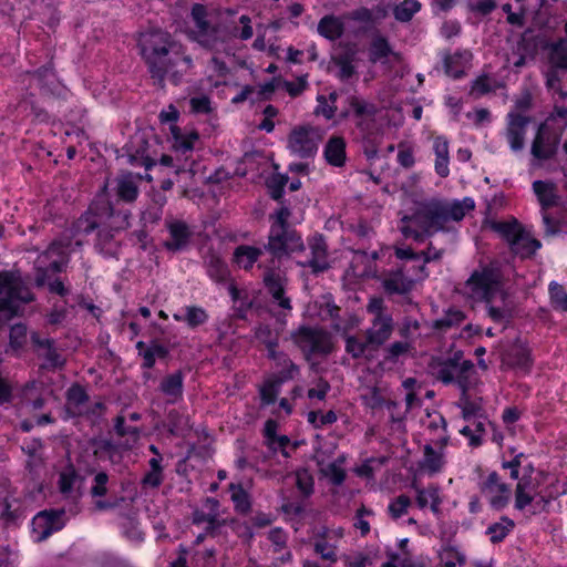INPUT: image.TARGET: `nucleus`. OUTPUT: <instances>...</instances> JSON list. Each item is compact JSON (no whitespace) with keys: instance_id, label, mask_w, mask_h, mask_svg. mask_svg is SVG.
Instances as JSON below:
<instances>
[{"instance_id":"ddd939ff","label":"nucleus","mask_w":567,"mask_h":567,"mask_svg":"<svg viewBox=\"0 0 567 567\" xmlns=\"http://www.w3.org/2000/svg\"><path fill=\"white\" fill-rule=\"evenodd\" d=\"M166 227L169 238L163 243L164 248L171 252L185 250L193 236L189 226L183 220H172L166 224Z\"/></svg>"},{"instance_id":"b1692460","label":"nucleus","mask_w":567,"mask_h":567,"mask_svg":"<svg viewBox=\"0 0 567 567\" xmlns=\"http://www.w3.org/2000/svg\"><path fill=\"white\" fill-rule=\"evenodd\" d=\"M163 426L167 429L172 436L176 437H185L192 429L188 416L176 409L167 412Z\"/></svg>"},{"instance_id":"49530a36","label":"nucleus","mask_w":567,"mask_h":567,"mask_svg":"<svg viewBox=\"0 0 567 567\" xmlns=\"http://www.w3.org/2000/svg\"><path fill=\"white\" fill-rule=\"evenodd\" d=\"M76 481L83 482L84 477L79 475L73 464L69 465L60 473L59 489L63 495H68L73 491Z\"/></svg>"},{"instance_id":"9d476101","label":"nucleus","mask_w":567,"mask_h":567,"mask_svg":"<svg viewBox=\"0 0 567 567\" xmlns=\"http://www.w3.org/2000/svg\"><path fill=\"white\" fill-rule=\"evenodd\" d=\"M502 365L507 369L529 373L534 364L530 349L519 338L501 352Z\"/></svg>"},{"instance_id":"de8ad7c7","label":"nucleus","mask_w":567,"mask_h":567,"mask_svg":"<svg viewBox=\"0 0 567 567\" xmlns=\"http://www.w3.org/2000/svg\"><path fill=\"white\" fill-rule=\"evenodd\" d=\"M472 54L470 51H457L454 53V55H451L450 53H446L443 59V66L444 72L452 76L453 79H461L465 75L464 70L462 69H454L453 64H456L460 59L468 60L471 59Z\"/></svg>"},{"instance_id":"2eb2a0df","label":"nucleus","mask_w":567,"mask_h":567,"mask_svg":"<svg viewBox=\"0 0 567 567\" xmlns=\"http://www.w3.org/2000/svg\"><path fill=\"white\" fill-rule=\"evenodd\" d=\"M393 328L394 324L391 316L375 317L372 320V327L365 330L368 343L372 348L382 347L390 339Z\"/></svg>"},{"instance_id":"473e14b6","label":"nucleus","mask_w":567,"mask_h":567,"mask_svg":"<svg viewBox=\"0 0 567 567\" xmlns=\"http://www.w3.org/2000/svg\"><path fill=\"white\" fill-rule=\"evenodd\" d=\"M228 488L231 492L230 499L234 503L235 511L240 514H248L251 511L249 493L240 483H230Z\"/></svg>"},{"instance_id":"7c9ffc66","label":"nucleus","mask_w":567,"mask_h":567,"mask_svg":"<svg viewBox=\"0 0 567 567\" xmlns=\"http://www.w3.org/2000/svg\"><path fill=\"white\" fill-rule=\"evenodd\" d=\"M169 130L174 140L173 148L175 151L186 153L194 150V142L199 138L197 131L193 130L189 134L185 135L181 127L175 124H172Z\"/></svg>"},{"instance_id":"a19ab883","label":"nucleus","mask_w":567,"mask_h":567,"mask_svg":"<svg viewBox=\"0 0 567 567\" xmlns=\"http://www.w3.org/2000/svg\"><path fill=\"white\" fill-rule=\"evenodd\" d=\"M346 21H354L361 24L360 31L365 33L373 29L372 25V11L367 7H359L354 10L343 13Z\"/></svg>"},{"instance_id":"09e8293b","label":"nucleus","mask_w":567,"mask_h":567,"mask_svg":"<svg viewBox=\"0 0 567 567\" xmlns=\"http://www.w3.org/2000/svg\"><path fill=\"white\" fill-rule=\"evenodd\" d=\"M383 290L386 295H408L414 287L413 280H399L396 278L388 277L382 281Z\"/></svg>"},{"instance_id":"6e6d98bb","label":"nucleus","mask_w":567,"mask_h":567,"mask_svg":"<svg viewBox=\"0 0 567 567\" xmlns=\"http://www.w3.org/2000/svg\"><path fill=\"white\" fill-rule=\"evenodd\" d=\"M440 558L442 561H444V567H455L456 563L454 559L460 565H463L466 561L465 555L460 553L456 547L452 545H447L442 549L440 553Z\"/></svg>"},{"instance_id":"c9c22d12","label":"nucleus","mask_w":567,"mask_h":567,"mask_svg":"<svg viewBox=\"0 0 567 567\" xmlns=\"http://www.w3.org/2000/svg\"><path fill=\"white\" fill-rule=\"evenodd\" d=\"M427 367L431 373L444 384H451L455 381L453 369L444 362V358L433 355Z\"/></svg>"},{"instance_id":"412c9836","label":"nucleus","mask_w":567,"mask_h":567,"mask_svg":"<svg viewBox=\"0 0 567 567\" xmlns=\"http://www.w3.org/2000/svg\"><path fill=\"white\" fill-rule=\"evenodd\" d=\"M343 14L337 17L334 14L323 16L317 27L318 33L329 41L340 39L346 31Z\"/></svg>"},{"instance_id":"f704fd0d","label":"nucleus","mask_w":567,"mask_h":567,"mask_svg":"<svg viewBox=\"0 0 567 567\" xmlns=\"http://www.w3.org/2000/svg\"><path fill=\"white\" fill-rule=\"evenodd\" d=\"M264 250L265 248L261 249L254 246L241 245L235 249L234 257L238 265L243 266L245 270H248L258 260Z\"/></svg>"},{"instance_id":"20e7f679","label":"nucleus","mask_w":567,"mask_h":567,"mask_svg":"<svg viewBox=\"0 0 567 567\" xmlns=\"http://www.w3.org/2000/svg\"><path fill=\"white\" fill-rule=\"evenodd\" d=\"M491 228L508 244L511 252L522 259L532 258L542 247V243L533 238L516 218L508 221H493Z\"/></svg>"},{"instance_id":"dca6fc26","label":"nucleus","mask_w":567,"mask_h":567,"mask_svg":"<svg viewBox=\"0 0 567 567\" xmlns=\"http://www.w3.org/2000/svg\"><path fill=\"white\" fill-rule=\"evenodd\" d=\"M550 41L544 33H536L533 29H526L517 42L519 52H524L529 59L534 60L539 50L547 51Z\"/></svg>"},{"instance_id":"603ef678","label":"nucleus","mask_w":567,"mask_h":567,"mask_svg":"<svg viewBox=\"0 0 567 567\" xmlns=\"http://www.w3.org/2000/svg\"><path fill=\"white\" fill-rule=\"evenodd\" d=\"M296 486L305 497L313 494L315 481L307 468L296 471Z\"/></svg>"},{"instance_id":"bb28decb","label":"nucleus","mask_w":567,"mask_h":567,"mask_svg":"<svg viewBox=\"0 0 567 567\" xmlns=\"http://www.w3.org/2000/svg\"><path fill=\"white\" fill-rule=\"evenodd\" d=\"M556 185L553 182L535 181L533 190L536 194L543 210L558 204V196L555 194Z\"/></svg>"},{"instance_id":"0eeeda50","label":"nucleus","mask_w":567,"mask_h":567,"mask_svg":"<svg viewBox=\"0 0 567 567\" xmlns=\"http://www.w3.org/2000/svg\"><path fill=\"white\" fill-rule=\"evenodd\" d=\"M413 218L425 229L427 236L444 230L445 224L449 221L446 212V202L432 199L421 204Z\"/></svg>"},{"instance_id":"680f3d73","label":"nucleus","mask_w":567,"mask_h":567,"mask_svg":"<svg viewBox=\"0 0 567 567\" xmlns=\"http://www.w3.org/2000/svg\"><path fill=\"white\" fill-rule=\"evenodd\" d=\"M9 340L12 349H21L27 340V326L24 323L13 324L10 328Z\"/></svg>"},{"instance_id":"c85d7f7f","label":"nucleus","mask_w":567,"mask_h":567,"mask_svg":"<svg viewBox=\"0 0 567 567\" xmlns=\"http://www.w3.org/2000/svg\"><path fill=\"white\" fill-rule=\"evenodd\" d=\"M548 62L558 70L567 71V38H559L548 47Z\"/></svg>"},{"instance_id":"a18cd8bd","label":"nucleus","mask_w":567,"mask_h":567,"mask_svg":"<svg viewBox=\"0 0 567 567\" xmlns=\"http://www.w3.org/2000/svg\"><path fill=\"white\" fill-rule=\"evenodd\" d=\"M346 347L344 350L352 359H362L365 355L367 349L371 348L368 343V339L361 340L359 337L353 334H344Z\"/></svg>"},{"instance_id":"3c124183","label":"nucleus","mask_w":567,"mask_h":567,"mask_svg":"<svg viewBox=\"0 0 567 567\" xmlns=\"http://www.w3.org/2000/svg\"><path fill=\"white\" fill-rule=\"evenodd\" d=\"M130 210H115L113 205L111 204V214L110 216L104 217V221H107L110 224L111 229L121 231L130 226Z\"/></svg>"},{"instance_id":"423d86ee","label":"nucleus","mask_w":567,"mask_h":567,"mask_svg":"<svg viewBox=\"0 0 567 567\" xmlns=\"http://www.w3.org/2000/svg\"><path fill=\"white\" fill-rule=\"evenodd\" d=\"M321 130L311 125L295 126L288 135V150L300 158H310L318 151Z\"/></svg>"},{"instance_id":"5701e85b","label":"nucleus","mask_w":567,"mask_h":567,"mask_svg":"<svg viewBox=\"0 0 567 567\" xmlns=\"http://www.w3.org/2000/svg\"><path fill=\"white\" fill-rule=\"evenodd\" d=\"M159 391L168 396L167 403L174 404L183 396L184 392V373L177 370L166 375L159 383Z\"/></svg>"},{"instance_id":"6e6552de","label":"nucleus","mask_w":567,"mask_h":567,"mask_svg":"<svg viewBox=\"0 0 567 567\" xmlns=\"http://www.w3.org/2000/svg\"><path fill=\"white\" fill-rule=\"evenodd\" d=\"M111 214V203L101 200L90 204L87 209L73 223L72 233L74 235H90L97 231L102 224H105L104 217Z\"/></svg>"},{"instance_id":"f8f14e48","label":"nucleus","mask_w":567,"mask_h":567,"mask_svg":"<svg viewBox=\"0 0 567 567\" xmlns=\"http://www.w3.org/2000/svg\"><path fill=\"white\" fill-rule=\"evenodd\" d=\"M530 122V116L517 112L507 114L506 137L513 152H519L524 148L526 127Z\"/></svg>"},{"instance_id":"c03bdc74","label":"nucleus","mask_w":567,"mask_h":567,"mask_svg":"<svg viewBox=\"0 0 567 567\" xmlns=\"http://www.w3.org/2000/svg\"><path fill=\"white\" fill-rule=\"evenodd\" d=\"M138 187L134 182L132 174H127L117 181V196L120 199L132 203L137 198Z\"/></svg>"},{"instance_id":"a211bd4d","label":"nucleus","mask_w":567,"mask_h":567,"mask_svg":"<svg viewBox=\"0 0 567 567\" xmlns=\"http://www.w3.org/2000/svg\"><path fill=\"white\" fill-rule=\"evenodd\" d=\"M389 56L399 59L400 54L393 50L386 37L380 33L373 35L368 48L369 62L385 64Z\"/></svg>"},{"instance_id":"79ce46f5","label":"nucleus","mask_w":567,"mask_h":567,"mask_svg":"<svg viewBox=\"0 0 567 567\" xmlns=\"http://www.w3.org/2000/svg\"><path fill=\"white\" fill-rule=\"evenodd\" d=\"M288 181V176L280 173L272 174L267 178L266 187L271 199L284 203L282 197L285 194V186L287 185Z\"/></svg>"},{"instance_id":"13d9d810","label":"nucleus","mask_w":567,"mask_h":567,"mask_svg":"<svg viewBox=\"0 0 567 567\" xmlns=\"http://www.w3.org/2000/svg\"><path fill=\"white\" fill-rule=\"evenodd\" d=\"M89 399L90 398L87 392L79 383L72 384L66 391L68 404H72L74 408H79L80 405L86 403Z\"/></svg>"},{"instance_id":"bf43d9fd","label":"nucleus","mask_w":567,"mask_h":567,"mask_svg":"<svg viewBox=\"0 0 567 567\" xmlns=\"http://www.w3.org/2000/svg\"><path fill=\"white\" fill-rule=\"evenodd\" d=\"M320 473L322 476L328 477L334 486L342 485L347 477L346 471L337 463H330L327 467L320 468Z\"/></svg>"},{"instance_id":"4c0bfd02","label":"nucleus","mask_w":567,"mask_h":567,"mask_svg":"<svg viewBox=\"0 0 567 567\" xmlns=\"http://www.w3.org/2000/svg\"><path fill=\"white\" fill-rule=\"evenodd\" d=\"M278 339L269 340L266 342V349L268 358L275 361L276 365H288L289 372H300L299 365H297L287 353L277 351Z\"/></svg>"},{"instance_id":"052dcab7","label":"nucleus","mask_w":567,"mask_h":567,"mask_svg":"<svg viewBox=\"0 0 567 567\" xmlns=\"http://www.w3.org/2000/svg\"><path fill=\"white\" fill-rule=\"evenodd\" d=\"M208 319V315L203 308L196 306L186 307L185 321L190 328L204 324Z\"/></svg>"},{"instance_id":"7ed1b4c3","label":"nucleus","mask_w":567,"mask_h":567,"mask_svg":"<svg viewBox=\"0 0 567 567\" xmlns=\"http://www.w3.org/2000/svg\"><path fill=\"white\" fill-rule=\"evenodd\" d=\"M35 300L34 293L21 277L12 271H0V312L8 319L20 315V305Z\"/></svg>"},{"instance_id":"ea45409f","label":"nucleus","mask_w":567,"mask_h":567,"mask_svg":"<svg viewBox=\"0 0 567 567\" xmlns=\"http://www.w3.org/2000/svg\"><path fill=\"white\" fill-rule=\"evenodd\" d=\"M420 10L421 3L417 0H403L393 7L392 12L396 21L410 22Z\"/></svg>"},{"instance_id":"cd10ccee","label":"nucleus","mask_w":567,"mask_h":567,"mask_svg":"<svg viewBox=\"0 0 567 567\" xmlns=\"http://www.w3.org/2000/svg\"><path fill=\"white\" fill-rule=\"evenodd\" d=\"M196 31L188 32V38L205 49H212L216 42L217 28L206 19L196 25Z\"/></svg>"},{"instance_id":"72a5a7b5","label":"nucleus","mask_w":567,"mask_h":567,"mask_svg":"<svg viewBox=\"0 0 567 567\" xmlns=\"http://www.w3.org/2000/svg\"><path fill=\"white\" fill-rule=\"evenodd\" d=\"M465 320V313L455 308H449L442 318L433 321L434 330L446 332L453 327L460 326Z\"/></svg>"},{"instance_id":"f3484780","label":"nucleus","mask_w":567,"mask_h":567,"mask_svg":"<svg viewBox=\"0 0 567 567\" xmlns=\"http://www.w3.org/2000/svg\"><path fill=\"white\" fill-rule=\"evenodd\" d=\"M299 372L279 371L268 378L259 389V395L264 405L274 404L277 400L279 388L282 383L293 380Z\"/></svg>"},{"instance_id":"1a4fd4ad","label":"nucleus","mask_w":567,"mask_h":567,"mask_svg":"<svg viewBox=\"0 0 567 567\" xmlns=\"http://www.w3.org/2000/svg\"><path fill=\"white\" fill-rule=\"evenodd\" d=\"M559 143L560 136L549 133L546 124L540 123L530 147L533 163H543L553 159L558 152Z\"/></svg>"},{"instance_id":"c756f323","label":"nucleus","mask_w":567,"mask_h":567,"mask_svg":"<svg viewBox=\"0 0 567 567\" xmlns=\"http://www.w3.org/2000/svg\"><path fill=\"white\" fill-rule=\"evenodd\" d=\"M423 453V460L417 463L419 468L430 475L440 473L444 465L443 454L436 452L431 444L424 445Z\"/></svg>"},{"instance_id":"4468645a","label":"nucleus","mask_w":567,"mask_h":567,"mask_svg":"<svg viewBox=\"0 0 567 567\" xmlns=\"http://www.w3.org/2000/svg\"><path fill=\"white\" fill-rule=\"evenodd\" d=\"M311 258L307 262H299L302 267L311 268L312 274L324 272L330 268L327 261L328 246L323 235L317 234L309 240Z\"/></svg>"},{"instance_id":"2f4dec72","label":"nucleus","mask_w":567,"mask_h":567,"mask_svg":"<svg viewBox=\"0 0 567 567\" xmlns=\"http://www.w3.org/2000/svg\"><path fill=\"white\" fill-rule=\"evenodd\" d=\"M205 265L207 274L213 280L224 282L229 277L228 266L218 255L208 254L205 258Z\"/></svg>"},{"instance_id":"338daca9","label":"nucleus","mask_w":567,"mask_h":567,"mask_svg":"<svg viewBox=\"0 0 567 567\" xmlns=\"http://www.w3.org/2000/svg\"><path fill=\"white\" fill-rule=\"evenodd\" d=\"M109 475L106 472L95 474L90 494L92 497H103L107 493Z\"/></svg>"},{"instance_id":"39448f33","label":"nucleus","mask_w":567,"mask_h":567,"mask_svg":"<svg viewBox=\"0 0 567 567\" xmlns=\"http://www.w3.org/2000/svg\"><path fill=\"white\" fill-rule=\"evenodd\" d=\"M290 338L309 362L312 354L329 355L333 351L330 332L320 327L299 326L291 331Z\"/></svg>"},{"instance_id":"9b49d317","label":"nucleus","mask_w":567,"mask_h":567,"mask_svg":"<svg viewBox=\"0 0 567 567\" xmlns=\"http://www.w3.org/2000/svg\"><path fill=\"white\" fill-rule=\"evenodd\" d=\"M502 279L499 267L489 264L482 266L480 270H474L465 281V286L471 289L473 295H478L484 289L501 288Z\"/></svg>"},{"instance_id":"864d4df0","label":"nucleus","mask_w":567,"mask_h":567,"mask_svg":"<svg viewBox=\"0 0 567 567\" xmlns=\"http://www.w3.org/2000/svg\"><path fill=\"white\" fill-rule=\"evenodd\" d=\"M99 567H133L132 564L112 553H101L93 558Z\"/></svg>"},{"instance_id":"f03ea898","label":"nucleus","mask_w":567,"mask_h":567,"mask_svg":"<svg viewBox=\"0 0 567 567\" xmlns=\"http://www.w3.org/2000/svg\"><path fill=\"white\" fill-rule=\"evenodd\" d=\"M290 215L289 207L285 205L276 212V219L270 226L268 243L264 245L265 250L278 260L288 258L292 252L306 249L301 236L289 225L288 218Z\"/></svg>"},{"instance_id":"4d7b16f0","label":"nucleus","mask_w":567,"mask_h":567,"mask_svg":"<svg viewBox=\"0 0 567 567\" xmlns=\"http://www.w3.org/2000/svg\"><path fill=\"white\" fill-rule=\"evenodd\" d=\"M498 495L491 497L489 505L495 511L505 508L511 499V487L506 483H499L497 485Z\"/></svg>"},{"instance_id":"f257e3e1","label":"nucleus","mask_w":567,"mask_h":567,"mask_svg":"<svg viewBox=\"0 0 567 567\" xmlns=\"http://www.w3.org/2000/svg\"><path fill=\"white\" fill-rule=\"evenodd\" d=\"M137 47L151 78L157 86L164 89L166 76L176 64L169 54L181 55L184 45L175 40L168 31L151 28L140 34Z\"/></svg>"},{"instance_id":"e433bc0d","label":"nucleus","mask_w":567,"mask_h":567,"mask_svg":"<svg viewBox=\"0 0 567 567\" xmlns=\"http://www.w3.org/2000/svg\"><path fill=\"white\" fill-rule=\"evenodd\" d=\"M475 208V202L471 197H464L462 200L446 202L447 218L454 221H461L467 212Z\"/></svg>"},{"instance_id":"393cba45","label":"nucleus","mask_w":567,"mask_h":567,"mask_svg":"<svg viewBox=\"0 0 567 567\" xmlns=\"http://www.w3.org/2000/svg\"><path fill=\"white\" fill-rule=\"evenodd\" d=\"M324 158L328 164L341 167L346 163V141L342 136H332L324 146Z\"/></svg>"},{"instance_id":"58836bf2","label":"nucleus","mask_w":567,"mask_h":567,"mask_svg":"<svg viewBox=\"0 0 567 567\" xmlns=\"http://www.w3.org/2000/svg\"><path fill=\"white\" fill-rule=\"evenodd\" d=\"M515 523L507 516H502L501 522L494 523L487 527L486 534L491 535V543L497 544L514 529Z\"/></svg>"},{"instance_id":"37998d69","label":"nucleus","mask_w":567,"mask_h":567,"mask_svg":"<svg viewBox=\"0 0 567 567\" xmlns=\"http://www.w3.org/2000/svg\"><path fill=\"white\" fill-rule=\"evenodd\" d=\"M347 103L359 118L364 116L373 118L379 111L375 104L367 102L357 95L349 96Z\"/></svg>"},{"instance_id":"774afa93","label":"nucleus","mask_w":567,"mask_h":567,"mask_svg":"<svg viewBox=\"0 0 567 567\" xmlns=\"http://www.w3.org/2000/svg\"><path fill=\"white\" fill-rule=\"evenodd\" d=\"M130 148L142 156V164L146 169L156 165V161L147 154L148 142L144 137L138 138L136 146L132 143Z\"/></svg>"},{"instance_id":"aec40b11","label":"nucleus","mask_w":567,"mask_h":567,"mask_svg":"<svg viewBox=\"0 0 567 567\" xmlns=\"http://www.w3.org/2000/svg\"><path fill=\"white\" fill-rule=\"evenodd\" d=\"M264 285L271 297L284 309H291L290 298L285 296V287L282 279L272 268H268L262 278Z\"/></svg>"},{"instance_id":"e2e57ef3","label":"nucleus","mask_w":567,"mask_h":567,"mask_svg":"<svg viewBox=\"0 0 567 567\" xmlns=\"http://www.w3.org/2000/svg\"><path fill=\"white\" fill-rule=\"evenodd\" d=\"M410 349L408 342L395 341L385 348L384 362L396 363L400 355L405 354Z\"/></svg>"},{"instance_id":"5fc2aeb1","label":"nucleus","mask_w":567,"mask_h":567,"mask_svg":"<svg viewBox=\"0 0 567 567\" xmlns=\"http://www.w3.org/2000/svg\"><path fill=\"white\" fill-rule=\"evenodd\" d=\"M550 301L554 308L567 312V292L565 288L553 281L549 284Z\"/></svg>"},{"instance_id":"0e129e2a","label":"nucleus","mask_w":567,"mask_h":567,"mask_svg":"<svg viewBox=\"0 0 567 567\" xmlns=\"http://www.w3.org/2000/svg\"><path fill=\"white\" fill-rule=\"evenodd\" d=\"M89 443L91 446L96 447L93 451V455L99 458L103 457L102 456L103 453L109 455L112 451H115V449L117 446H120L118 444L112 442L111 440L102 439V437H92V439H90Z\"/></svg>"},{"instance_id":"6ab92c4d","label":"nucleus","mask_w":567,"mask_h":567,"mask_svg":"<svg viewBox=\"0 0 567 567\" xmlns=\"http://www.w3.org/2000/svg\"><path fill=\"white\" fill-rule=\"evenodd\" d=\"M64 515L63 509H45L35 515V524H44V529L40 532V536L37 537V542H43L54 532L63 528L64 523L62 516Z\"/></svg>"},{"instance_id":"8fccbe9b","label":"nucleus","mask_w":567,"mask_h":567,"mask_svg":"<svg viewBox=\"0 0 567 567\" xmlns=\"http://www.w3.org/2000/svg\"><path fill=\"white\" fill-rule=\"evenodd\" d=\"M34 78L38 80L41 90L47 93H52L51 86L54 84L55 72L53 63L42 65L33 72Z\"/></svg>"},{"instance_id":"4be33fe9","label":"nucleus","mask_w":567,"mask_h":567,"mask_svg":"<svg viewBox=\"0 0 567 567\" xmlns=\"http://www.w3.org/2000/svg\"><path fill=\"white\" fill-rule=\"evenodd\" d=\"M357 51L349 47L344 52L331 56V62L338 68L337 78L347 82L357 75V69L353 64Z\"/></svg>"},{"instance_id":"a878e982","label":"nucleus","mask_w":567,"mask_h":567,"mask_svg":"<svg viewBox=\"0 0 567 567\" xmlns=\"http://www.w3.org/2000/svg\"><path fill=\"white\" fill-rule=\"evenodd\" d=\"M217 514L218 513H204L203 511L195 509L193 513V524L199 525L202 523H207L208 525L205 528V534L216 536L218 529L228 524L227 519H218ZM229 524L238 525V520L233 518L229 520Z\"/></svg>"},{"instance_id":"69168bd1","label":"nucleus","mask_w":567,"mask_h":567,"mask_svg":"<svg viewBox=\"0 0 567 567\" xmlns=\"http://www.w3.org/2000/svg\"><path fill=\"white\" fill-rule=\"evenodd\" d=\"M411 505V499L409 496L402 494L399 495L393 502L389 505V513L392 518L398 519L403 516L408 512V507Z\"/></svg>"}]
</instances>
